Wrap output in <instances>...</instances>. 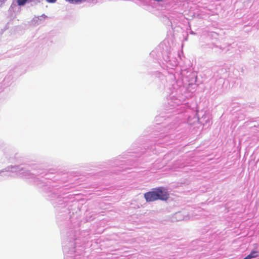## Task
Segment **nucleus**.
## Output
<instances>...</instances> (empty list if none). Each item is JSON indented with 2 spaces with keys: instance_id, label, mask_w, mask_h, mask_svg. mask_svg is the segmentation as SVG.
Returning a JSON list of instances; mask_svg holds the SVG:
<instances>
[{
  "instance_id": "obj_4",
  "label": "nucleus",
  "mask_w": 259,
  "mask_h": 259,
  "mask_svg": "<svg viewBox=\"0 0 259 259\" xmlns=\"http://www.w3.org/2000/svg\"><path fill=\"white\" fill-rule=\"evenodd\" d=\"M158 50H160V49H156V50L152 51L150 53V55L153 57L156 55L157 57L155 58L156 59H159V58L161 56L165 62L164 63L165 64L166 66L170 69H173L174 67H176L177 66L178 62L177 58H171V53L168 50L167 47H166V50L163 52L159 51Z\"/></svg>"
},
{
  "instance_id": "obj_17",
  "label": "nucleus",
  "mask_w": 259,
  "mask_h": 259,
  "mask_svg": "<svg viewBox=\"0 0 259 259\" xmlns=\"http://www.w3.org/2000/svg\"><path fill=\"white\" fill-rule=\"evenodd\" d=\"M180 214V212H178V213H176V215L177 217Z\"/></svg>"
},
{
  "instance_id": "obj_6",
  "label": "nucleus",
  "mask_w": 259,
  "mask_h": 259,
  "mask_svg": "<svg viewBox=\"0 0 259 259\" xmlns=\"http://www.w3.org/2000/svg\"><path fill=\"white\" fill-rule=\"evenodd\" d=\"M162 21L168 26H170L172 29H174L176 26L174 25L175 23V19L174 16L169 14L168 15H163L161 17Z\"/></svg>"
},
{
  "instance_id": "obj_7",
  "label": "nucleus",
  "mask_w": 259,
  "mask_h": 259,
  "mask_svg": "<svg viewBox=\"0 0 259 259\" xmlns=\"http://www.w3.org/2000/svg\"><path fill=\"white\" fill-rule=\"evenodd\" d=\"M44 0H17V5L20 7H23L27 4H30L31 6H35Z\"/></svg>"
},
{
  "instance_id": "obj_8",
  "label": "nucleus",
  "mask_w": 259,
  "mask_h": 259,
  "mask_svg": "<svg viewBox=\"0 0 259 259\" xmlns=\"http://www.w3.org/2000/svg\"><path fill=\"white\" fill-rule=\"evenodd\" d=\"M144 198L147 202H154L156 200L155 192L154 188L144 194Z\"/></svg>"
},
{
  "instance_id": "obj_11",
  "label": "nucleus",
  "mask_w": 259,
  "mask_h": 259,
  "mask_svg": "<svg viewBox=\"0 0 259 259\" xmlns=\"http://www.w3.org/2000/svg\"><path fill=\"white\" fill-rule=\"evenodd\" d=\"M66 2L69 3L71 4H75V5H79L80 4H81L82 3L88 2H91L92 1V3L93 4H96L97 2V0H65Z\"/></svg>"
},
{
  "instance_id": "obj_5",
  "label": "nucleus",
  "mask_w": 259,
  "mask_h": 259,
  "mask_svg": "<svg viewBox=\"0 0 259 259\" xmlns=\"http://www.w3.org/2000/svg\"><path fill=\"white\" fill-rule=\"evenodd\" d=\"M156 200L166 201L169 198V194L167 189L164 187L154 188Z\"/></svg>"
},
{
  "instance_id": "obj_16",
  "label": "nucleus",
  "mask_w": 259,
  "mask_h": 259,
  "mask_svg": "<svg viewBox=\"0 0 259 259\" xmlns=\"http://www.w3.org/2000/svg\"><path fill=\"white\" fill-rule=\"evenodd\" d=\"M190 33L191 34H193V35L196 34L194 31H193L192 30L190 31Z\"/></svg>"
},
{
  "instance_id": "obj_9",
  "label": "nucleus",
  "mask_w": 259,
  "mask_h": 259,
  "mask_svg": "<svg viewBox=\"0 0 259 259\" xmlns=\"http://www.w3.org/2000/svg\"><path fill=\"white\" fill-rule=\"evenodd\" d=\"M171 134H166L163 135L162 133H160L158 136V139L157 140L158 142L157 144H162V143H166L167 145L171 144L169 143V139L171 138Z\"/></svg>"
},
{
  "instance_id": "obj_21",
  "label": "nucleus",
  "mask_w": 259,
  "mask_h": 259,
  "mask_svg": "<svg viewBox=\"0 0 259 259\" xmlns=\"http://www.w3.org/2000/svg\"><path fill=\"white\" fill-rule=\"evenodd\" d=\"M124 162H125L124 161H121V163H124Z\"/></svg>"
},
{
  "instance_id": "obj_18",
  "label": "nucleus",
  "mask_w": 259,
  "mask_h": 259,
  "mask_svg": "<svg viewBox=\"0 0 259 259\" xmlns=\"http://www.w3.org/2000/svg\"><path fill=\"white\" fill-rule=\"evenodd\" d=\"M145 151H141L140 152V154H143Z\"/></svg>"
},
{
  "instance_id": "obj_15",
  "label": "nucleus",
  "mask_w": 259,
  "mask_h": 259,
  "mask_svg": "<svg viewBox=\"0 0 259 259\" xmlns=\"http://www.w3.org/2000/svg\"><path fill=\"white\" fill-rule=\"evenodd\" d=\"M7 0H0V2L2 3L3 4L5 3V2Z\"/></svg>"
},
{
  "instance_id": "obj_2",
  "label": "nucleus",
  "mask_w": 259,
  "mask_h": 259,
  "mask_svg": "<svg viewBox=\"0 0 259 259\" xmlns=\"http://www.w3.org/2000/svg\"><path fill=\"white\" fill-rule=\"evenodd\" d=\"M5 171L17 172L19 176L30 180V182L41 188L43 196L58 212L67 213L69 209L66 207L74 200V197L66 192L64 187H58L51 181V173L35 164L8 166L0 170V174Z\"/></svg>"
},
{
  "instance_id": "obj_12",
  "label": "nucleus",
  "mask_w": 259,
  "mask_h": 259,
  "mask_svg": "<svg viewBox=\"0 0 259 259\" xmlns=\"http://www.w3.org/2000/svg\"><path fill=\"white\" fill-rule=\"evenodd\" d=\"M258 255V252L257 251L251 252L249 254L246 256L244 259H250L253 257H255Z\"/></svg>"
},
{
  "instance_id": "obj_10",
  "label": "nucleus",
  "mask_w": 259,
  "mask_h": 259,
  "mask_svg": "<svg viewBox=\"0 0 259 259\" xmlns=\"http://www.w3.org/2000/svg\"><path fill=\"white\" fill-rule=\"evenodd\" d=\"M46 18H47V16L45 14H42L40 16H35L31 20V24L35 26L41 24Z\"/></svg>"
},
{
  "instance_id": "obj_3",
  "label": "nucleus",
  "mask_w": 259,
  "mask_h": 259,
  "mask_svg": "<svg viewBox=\"0 0 259 259\" xmlns=\"http://www.w3.org/2000/svg\"><path fill=\"white\" fill-rule=\"evenodd\" d=\"M70 219V225L63 229L61 233L64 259H82L80 256L84 252V245L88 239L89 232L79 231V220L73 217Z\"/></svg>"
},
{
  "instance_id": "obj_1",
  "label": "nucleus",
  "mask_w": 259,
  "mask_h": 259,
  "mask_svg": "<svg viewBox=\"0 0 259 259\" xmlns=\"http://www.w3.org/2000/svg\"><path fill=\"white\" fill-rule=\"evenodd\" d=\"M151 76L154 79L159 89L165 90L169 94L167 97L168 107L166 109L167 115L156 116V120L165 121L161 125L167 130H175L179 121L180 113L183 112L184 107L183 105V98L178 95L182 91V89H187L188 87L195 83L197 79V72L191 69H181L179 71L163 73L159 71L153 72Z\"/></svg>"
},
{
  "instance_id": "obj_13",
  "label": "nucleus",
  "mask_w": 259,
  "mask_h": 259,
  "mask_svg": "<svg viewBox=\"0 0 259 259\" xmlns=\"http://www.w3.org/2000/svg\"><path fill=\"white\" fill-rule=\"evenodd\" d=\"M46 1L49 3H54L57 0H46Z\"/></svg>"
},
{
  "instance_id": "obj_19",
  "label": "nucleus",
  "mask_w": 259,
  "mask_h": 259,
  "mask_svg": "<svg viewBox=\"0 0 259 259\" xmlns=\"http://www.w3.org/2000/svg\"><path fill=\"white\" fill-rule=\"evenodd\" d=\"M2 5H3V4L0 2V7L2 6Z\"/></svg>"
},
{
  "instance_id": "obj_14",
  "label": "nucleus",
  "mask_w": 259,
  "mask_h": 259,
  "mask_svg": "<svg viewBox=\"0 0 259 259\" xmlns=\"http://www.w3.org/2000/svg\"><path fill=\"white\" fill-rule=\"evenodd\" d=\"M10 78V76H6L5 78H4V81L5 82V81H7L9 78Z\"/></svg>"
},
{
  "instance_id": "obj_20",
  "label": "nucleus",
  "mask_w": 259,
  "mask_h": 259,
  "mask_svg": "<svg viewBox=\"0 0 259 259\" xmlns=\"http://www.w3.org/2000/svg\"><path fill=\"white\" fill-rule=\"evenodd\" d=\"M207 120H208V119H207L206 120H205L206 123L207 122Z\"/></svg>"
}]
</instances>
